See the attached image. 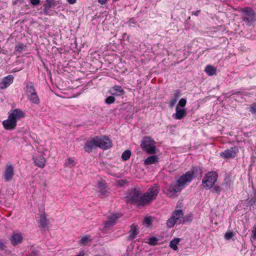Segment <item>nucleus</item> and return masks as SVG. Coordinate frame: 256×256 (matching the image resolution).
<instances>
[{
	"instance_id": "f257e3e1",
	"label": "nucleus",
	"mask_w": 256,
	"mask_h": 256,
	"mask_svg": "<svg viewBox=\"0 0 256 256\" xmlns=\"http://www.w3.org/2000/svg\"><path fill=\"white\" fill-rule=\"evenodd\" d=\"M194 174L193 170H189L180 176L176 182L170 184L168 189V194L170 197L176 196L193 180Z\"/></svg>"
},
{
	"instance_id": "f03ea898",
	"label": "nucleus",
	"mask_w": 256,
	"mask_h": 256,
	"mask_svg": "<svg viewBox=\"0 0 256 256\" xmlns=\"http://www.w3.org/2000/svg\"><path fill=\"white\" fill-rule=\"evenodd\" d=\"M159 191V186L156 184L149 188L145 194L141 196L140 202L142 205L148 204L155 200Z\"/></svg>"
},
{
	"instance_id": "7ed1b4c3",
	"label": "nucleus",
	"mask_w": 256,
	"mask_h": 256,
	"mask_svg": "<svg viewBox=\"0 0 256 256\" xmlns=\"http://www.w3.org/2000/svg\"><path fill=\"white\" fill-rule=\"evenodd\" d=\"M218 177V174L215 172L206 173L202 180V187L206 190L210 189L214 186Z\"/></svg>"
},
{
	"instance_id": "20e7f679",
	"label": "nucleus",
	"mask_w": 256,
	"mask_h": 256,
	"mask_svg": "<svg viewBox=\"0 0 256 256\" xmlns=\"http://www.w3.org/2000/svg\"><path fill=\"white\" fill-rule=\"evenodd\" d=\"M242 20L247 26H250L256 21V14L250 8L247 7L242 10Z\"/></svg>"
},
{
	"instance_id": "39448f33",
	"label": "nucleus",
	"mask_w": 256,
	"mask_h": 256,
	"mask_svg": "<svg viewBox=\"0 0 256 256\" xmlns=\"http://www.w3.org/2000/svg\"><path fill=\"white\" fill-rule=\"evenodd\" d=\"M142 149L150 154L156 153V146L154 142L150 137H144L140 144Z\"/></svg>"
},
{
	"instance_id": "423d86ee",
	"label": "nucleus",
	"mask_w": 256,
	"mask_h": 256,
	"mask_svg": "<svg viewBox=\"0 0 256 256\" xmlns=\"http://www.w3.org/2000/svg\"><path fill=\"white\" fill-rule=\"evenodd\" d=\"M2 126L6 130H12L16 126V110L9 112L7 120L2 122Z\"/></svg>"
},
{
	"instance_id": "0eeeda50",
	"label": "nucleus",
	"mask_w": 256,
	"mask_h": 256,
	"mask_svg": "<svg viewBox=\"0 0 256 256\" xmlns=\"http://www.w3.org/2000/svg\"><path fill=\"white\" fill-rule=\"evenodd\" d=\"M142 192L140 188H134L131 190L127 197V200L132 204H136L138 206H142L140 202Z\"/></svg>"
},
{
	"instance_id": "6e6552de",
	"label": "nucleus",
	"mask_w": 256,
	"mask_h": 256,
	"mask_svg": "<svg viewBox=\"0 0 256 256\" xmlns=\"http://www.w3.org/2000/svg\"><path fill=\"white\" fill-rule=\"evenodd\" d=\"M184 215L182 210H176L172 213L171 216L168 219L166 222V226L168 228H171L173 227L176 221Z\"/></svg>"
},
{
	"instance_id": "1a4fd4ad",
	"label": "nucleus",
	"mask_w": 256,
	"mask_h": 256,
	"mask_svg": "<svg viewBox=\"0 0 256 256\" xmlns=\"http://www.w3.org/2000/svg\"><path fill=\"white\" fill-rule=\"evenodd\" d=\"M98 147L104 150H107L112 147L111 140L106 136L102 137H96Z\"/></svg>"
},
{
	"instance_id": "9d476101",
	"label": "nucleus",
	"mask_w": 256,
	"mask_h": 256,
	"mask_svg": "<svg viewBox=\"0 0 256 256\" xmlns=\"http://www.w3.org/2000/svg\"><path fill=\"white\" fill-rule=\"evenodd\" d=\"M238 152V149L236 146H233L226 150L220 153V156L224 158H234Z\"/></svg>"
},
{
	"instance_id": "9b49d317",
	"label": "nucleus",
	"mask_w": 256,
	"mask_h": 256,
	"mask_svg": "<svg viewBox=\"0 0 256 256\" xmlns=\"http://www.w3.org/2000/svg\"><path fill=\"white\" fill-rule=\"evenodd\" d=\"M120 217V215L117 214H112L108 216V220L104 224V230L107 231L112 226L117 220Z\"/></svg>"
},
{
	"instance_id": "f8f14e48",
	"label": "nucleus",
	"mask_w": 256,
	"mask_h": 256,
	"mask_svg": "<svg viewBox=\"0 0 256 256\" xmlns=\"http://www.w3.org/2000/svg\"><path fill=\"white\" fill-rule=\"evenodd\" d=\"M14 175V168L10 164H7L4 173L3 178L6 182L10 181Z\"/></svg>"
},
{
	"instance_id": "ddd939ff",
	"label": "nucleus",
	"mask_w": 256,
	"mask_h": 256,
	"mask_svg": "<svg viewBox=\"0 0 256 256\" xmlns=\"http://www.w3.org/2000/svg\"><path fill=\"white\" fill-rule=\"evenodd\" d=\"M56 5L54 0H46V4H44L42 13L47 16H50L52 14L50 13L49 10L52 8H54Z\"/></svg>"
},
{
	"instance_id": "4468645a",
	"label": "nucleus",
	"mask_w": 256,
	"mask_h": 256,
	"mask_svg": "<svg viewBox=\"0 0 256 256\" xmlns=\"http://www.w3.org/2000/svg\"><path fill=\"white\" fill-rule=\"evenodd\" d=\"M96 137L90 140H88L86 142L84 147V150L88 152H90L92 150L98 148Z\"/></svg>"
},
{
	"instance_id": "2eb2a0df",
	"label": "nucleus",
	"mask_w": 256,
	"mask_h": 256,
	"mask_svg": "<svg viewBox=\"0 0 256 256\" xmlns=\"http://www.w3.org/2000/svg\"><path fill=\"white\" fill-rule=\"evenodd\" d=\"M33 160L36 166L40 168H43L45 166L46 159L42 154H38V156H33Z\"/></svg>"
},
{
	"instance_id": "dca6fc26",
	"label": "nucleus",
	"mask_w": 256,
	"mask_h": 256,
	"mask_svg": "<svg viewBox=\"0 0 256 256\" xmlns=\"http://www.w3.org/2000/svg\"><path fill=\"white\" fill-rule=\"evenodd\" d=\"M110 92L113 96H121L124 94V91L120 86H114L110 89Z\"/></svg>"
},
{
	"instance_id": "f3484780",
	"label": "nucleus",
	"mask_w": 256,
	"mask_h": 256,
	"mask_svg": "<svg viewBox=\"0 0 256 256\" xmlns=\"http://www.w3.org/2000/svg\"><path fill=\"white\" fill-rule=\"evenodd\" d=\"M13 80L14 77L11 75L4 77L0 83V88L1 89L6 88L12 82Z\"/></svg>"
},
{
	"instance_id": "a211bd4d",
	"label": "nucleus",
	"mask_w": 256,
	"mask_h": 256,
	"mask_svg": "<svg viewBox=\"0 0 256 256\" xmlns=\"http://www.w3.org/2000/svg\"><path fill=\"white\" fill-rule=\"evenodd\" d=\"M222 188L219 186H215L212 189V192L216 193L218 194L222 190H227L228 188H230V183L228 182H226L222 184Z\"/></svg>"
},
{
	"instance_id": "6ab92c4d",
	"label": "nucleus",
	"mask_w": 256,
	"mask_h": 256,
	"mask_svg": "<svg viewBox=\"0 0 256 256\" xmlns=\"http://www.w3.org/2000/svg\"><path fill=\"white\" fill-rule=\"evenodd\" d=\"M24 90L26 96L36 92L34 84L32 82H28L26 84Z\"/></svg>"
},
{
	"instance_id": "aec40b11",
	"label": "nucleus",
	"mask_w": 256,
	"mask_h": 256,
	"mask_svg": "<svg viewBox=\"0 0 256 256\" xmlns=\"http://www.w3.org/2000/svg\"><path fill=\"white\" fill-rule=\"evenodd\" d=\"M176 114H174L172 116L174 119L181 120L186 115V110L185 109H180L178 106H176Z\"/></svg>"
},
{
	"instance_id": "412c9836",
	"label": "nucleus",
	"mask_w": 256,
	"mask_h": 256,
	"mask_svg": "<svg viewBox=\"0 0 256 256\" xmlns=\"http://www.w3.org/2000/svg\"><path fill=\"white\" fill-rule=\"evenodd\" d=\"M181 96V92L180 90H176L174 91L173 96L170 102V106L172 108L176 104L178 100Z\"/></svg>"
},
{
	"instance_id": "4be33fe9",
	"label": "nucleus",
	"mask_w": 256,
	"mask_h": 256,
	"mask_svg": "<svg viewBox=\"0 0 256 256\" xmlns=\"http://www.w3.org/2000/svg\"><path fill=\"white\" fill-rule=\"evenodd\" d=\"M48 220L46 218L44 212H42L38 220L39 226L42 228H46L48 226Z\"/></svg>"
},
{
	"instance_id": "5701e85b",
	"label": "nucleus",
	"mask_w": 256,
	"mask_h": 256,
	"mask_svg": "<svg viewBox=\"0 0 256 256\" xmlns=\"http://www.w3.org/2000/svg\"><path fill=\"white\" fill-rule=\"evenodd\" d=\"M138 226L134 224H132L131 226L130 230L129 232L128 239L129 240H133L134 238H135L138 234Z\"/></svg>"
},
{
	"instance_id": "b1692460",
	"label": "nucleus",
	"mask_w": 256,
	"mask_h": 256,
	"mask_svg": "<svg viewBox=\"0 0 256 256\" xmlns=\"http://www.w3.org/2000/svg\"><path fill=\"white\" fill-rule=\"evenodd\" d=\"M158 156L156 155L150 156L148 157L144 161L145 165L154 164L158 162Z\"/></svg>"
},
{
	"instance_id": "393cba45",
	"label": "nucleus",
	"mask_w": 256,
	"mask_h": 256,
	"mask_svg": "<svg viewBox=\"0 0 256 256\" xmlns=\"http://www.w3.org/2000/svg\"><path fill=\"white\" fill-rule=\"evenodd\" d=\"M30 101L32 104H40V99L36 92L27 96Z\"/></svg>"
},
{
	"instance_id": "a878e982",
	"label": "nucleus",
	"mask_w": 256,
	"mask_h": 256,
	"mask_svg": "<svg viewBox=\"0 0 256 256\" xmlns=\"http://www.w3.org/2000/svg\"><path fill=\"white\" fill-rule=\"evenodd\" d=\"M98 186L102 194H104L106 192V184L105 182H99L98 184Z\"/></svg>"
},
{
	"instance_id": "bb28decb",
	"label": "nucleus",
	"mask_w": 256,
	"mask_h": 256,
	"mask_svg": "<svg viewBox=\"0 0 256 256\" xmlns=\"http://www.w3.org/2000/svg\"><path fill=\"white\" fill-rule=\"evenodd\" d=\"M205 72L210 76H214L216 73V69L212 66L208 65L205 68Z\"/></svg>"
},
{
	"instance_id": "cd10ccee",
	"label": "nucleus",
	"mask_w": 256,
	"mask_h": 256,
	"mask_svg": "<svg viewBox=\"0 0 256 256\" xmlns=\"http://www.w3.org/2000/svg\"><path fill=\"white\" fill-rule=\"evenodd\" d=\"M90 236L85 235L82 236L79 241V244L81 246H86L88 242L91 241Z\"/></svg>"
},
{
	"instance_id": "c85d7f7f",
	"label": "nucleus",
	"mask_w": 256,
	"mask_h": 256,
	"mask_svg": "<svg viewBox=\"0 0 256 256\" xmlns=\"http://www.w3.org/2000/svg\"><path fill=\"white\" fill-rule=\"evenodd\" d=\"M180 238H176L170 242V246L174 250H178L177 245L180 242Z\"/></svg>"
},
{
	"instance_id": "c756f323",
	"label": "nucleus",
	"mask_w": 256,
	"mask_h": 256,
	"mask_svg": "<svg viewBox=\"0 0 256 256\" xmlns=\"http://www.w3.org/2000/svg\"><path fill=\"white\" fill-rule=\"evenodd\" d=\"M76 164V162L70 158H68L64 163V166L69 168L74 167Z\"/></svg>"
},
{
	"instance_id": "7c9ffc66",
	"label": "nucleus",
	"mask_w": 256,
	"mask_h": 256,
	"mask_svg": "<svg viewBox=\"0 0 256 256\" xmlns=\"http://www.w3.org/2000/svg\"><path fill=\"white\" fill-rule=\"evenodd\" d=\"M38 250L34 248H32L31 252H24L22 254L21 256H36L38 254Z\"/></svg>"
},
{
	"instance_id": "2f4dec72",
	"label": "nucleus",
	"mask_w": 256,
	"mask_h": 256,
	"mask_svg": "<svg viewBox=\"0 0 256 256\" xmlns=\"http://www.w3.org/2000/svg\"><path fill=\"white\" fill-rule=\"evenodd\" d=\"M158 240L159 239L156 237H150L148 239V243L151 246H156V244H157Z\"/></svg>"
},
{
	"instance_id": "473e14b6",
	"label": "nucleus",
	"mask_w": 256,
	"mask_h": 256,
	"mask_svg": "<svg viewBox=\"0 0 256 256\" xmlns=\"http://www.w3.org/2000/svg\"><path fill=\"white\" fill-rule=\"evenodd\" d=\"M131 155V152L130 150H125L122 155V158L124 160H126L130 158Z\"/></svg>"
},
{
	"instance_id": "72a5a7b5",
	"label": "nucleus",
	"mask_w": 256,
	"mask_h": 256,
	"mask_svg": "<svg viewBox=\"0 0 256 256\" xmlns=\"http://www.w3.org/2000/svg\"><path fill=\"white\" fill-rule=\"evenodd\" d=\"M115 101V98L114 96H109L107 97L105 100V102L106 104H110L114 103Z\"/></svg>"
},
{
	"instance_id": "f704fd0d",
	"label": "nucleus",
	"mask_w": 256,
	"mask_h": 256,
	"mask_svg": "<svg viewBox=\"0 0 256 256\" xmlns=\"http://www.w3.org/2000/svg\"><path fill=\"white\" fill-rule=\"evenodd\" d=\"M186 99L184 98H182L180 99V100H179L178 104L176 106H178V108H179V107L184 108L186 105Z\"/></svg>"
},
{
	"instance_id": "c9c22d12",
	"label": "nucleus",
	"mask_w": 256,
	"mask_h": 256,
	"mask_svg": "<svg viewBox=\"0 0 256 256\" xmlns=\"http://www.w3.org/2000/svg\"><path fill=\"white\" fill-rule=\"evenodd\" d=\"M25 116L26 114L24 112L17 108V120L20 118H23Z\"/></svg>"
},
{
	"instance_id": "e433bc0d",
	"label": "nucleus",
	"mask_w": 256,
	"mask_h": 256,
	"mask_svg": "<svg viewBox=\"0 0 256 256\" xmlns=\"http://www.w3.org/2000/svg\"><path fill=\"white\" fill-rule=\"evenodd\" d=\"M250 112L252 114L256 113V103H253L250 106Z\"/></svg>"
},
{
	"instance_id": "4c0bfd02",
	"label": "nucleus",
	"mask_w": 256,
	"mask_h": 256,
	"mask_svg": "<svg viewBox=\"0 0 256 256\" xmlns=\"http://www.w3.org/2000/svg\"><path fill=\"white\" fill-rule=\"evenodd\" d=\"M234 236L232 232H226L224 234V238L226 240H230Z\"/></svg>"
},
{
	"instance_id": "58836bf2",
	"label": "nucleus",
	"mask_w": 256,
	"mask_h": 256,
	"mask_svg": "<svg viewBox=\"0 0 256 256\" xmlns=\"http://www.w3.org/2000/svg\"><path fill=\"white\" fill-rule=\"evenodd\" d=\"M24 238L22 233H17V244L22 242Z\"/></svg>"
},
{
	"instance_id": "ea45409f",
	"label": "nucleus",
	"mask_w": 256,
	"mask_h": 256,
	"mask_svg": "<svg viewBox=\"0 0 256 256\" xmlns=\"http://www.w3.org/2000/svg\"><path fill=\"white\" fill-rule=\"evenodd\" d=\"M192 220V215L189 214L184 218V222H191Z\"/></svg>"
},
{
	"instance_id": "a19ab883",
	"label": "nucleus",
	"mask_w": 256,
	"mask_h": 256,
	"mask_svg": "<svg viewBox=\"0 0 256 256\" xmlns=\"http://www.w3.org/2000/svg\"><path fill=\"white\" fill-rule=\"evenodd\" d=\"M251 238L253 240H256V226H254L252 228Z\"/></svg>"
},
{
	"instance_id": "79ce46f5",
	"label": "nucleus",
	"mask_w": 256,
	"mask_h": 256,
	"mask_svg": "<svg viewBox=\"0 0 256 256\" xmlns=\"http://www.w3.org/2000/svg\"><path fill=\"white\" fill-rule=\"evenodd\" d=\"M10 241L14 246L16 245V234L14 233L11 237Z\"/></svg>"
},
{
	"instance_id": "37998d69",
	"label": "nucleus",
	"mask_w": 256,
	"mask_h": 256,
	"mask_svg": "<svg viewBox=\"0 0 256 256\" xmlns=\"http://www.w3.org/2000/svg\"><path fill=\"white\" fill-rule=\"evenodd\" d=\"M152 222V218L150 217H146L144 218V222L146 224L149 225L151 224Z\"/></svg>"
},
{
	"instance_id": "c03bdc74",
	"label": "nucleus",
	"mask_w": 256,
	"mask_h": 256,
	"mask_svg": "<svg viewBox=\"0 0 256 256\" xmlns=\"http://www.w3.org/2000/svg\"><path fill=\"white\" fill-rule=\"evenodd\" d=\"M30 2L33 6H37L40 3V0H30Z\"/></svg>"
},
{
	"instance_id": "a18cd8bd",
	"label": "nucleus",
	"mask_w": 256,
	"mask_h": 256,
	"mask_svg": "<svg viewBox=\"0 0 256 256\" xmlns=\"http://www.w3.org/2000/svg\"><path fill=\"white\" fill-rule=\"evenodd\" d=\"M255 202H256V198H250V200H249V204L250 205L254 204Z\"/></svg>"
},
{
	"instance_id": "49530a36",
	"label": "nucleus",
	"mask_w": 256,
	"mask_h": 256,
	"mask_svg": "<svg viewBox=\"0 0 256 256\" xmlns=\"http://www.w3.org/2000/svg\"><path fill=\"white\" fill-rule=\"evenodd\" d=\"M24 46L23 44H20L17 46V51H20L24 48Z\"/></svg>"
},
{
	"instance_id": "de8ad7c7",
	"label": "nucleus",
	"mask_w": 256,
	"mask_h": 256,
	"mask_svg": "<svg viewBox=\"0 0 256 256\" xmlns=\"http://www.w3.org/2000/svg\"><path fill=\"white\" fill-rule=\"evenodd\" d=\"M108 0H98V2L101 4H104L106 3Z\"/></svg>"
},
{
	"instance_id": "09e8293b",
	"label": "nucleus",
	"mask_w": 256,
	"mask_h": 256,
	"mask_svg": "<svg viewBox=\"0 0 256 256\" xmlns=\"http://www.w3.org/2000/svg\"><path fill=\"white\" fill-rule=\"evenodd\" d=\"M70 4H74L76 2V0H66Z\"/></svg>"
},
{
	"instance_id": "8fccbe9b",
	"label": "nucleus",
	"mask_w": 256,
	"mask_h": 256,
	"mask_svg": "<svg viewBox=\"0 0 256 256\" xmlns=\"http://www.w3.org/2000/svg\"><path fill=\"white\" fill-rule=\"evenodd\" d=\"M84 256V251H81L80 252V253L78 254H77L76 256Z\"/></svg>"
},
{
	"instance_id": "3c124183",
	"label": "nucleus",
	"mask_w": 256,
	"mask_h": 256,
	"mask_svg": "<svg viewBox=\"0 0 256 256\" xmlns=\"http://www.w3.org/2000/svg\"><path fill=\"white\" fill-rule=\"evenodd\" d=\"M129 24L130 26H132V24H135V22H134V20L132 19H131L129 21Z\"/></svg>"
},
{
	"instance_id": "603ef678",
	"label": "nucleus",
	"mask_w": 256,
	"mask_h": 256,
	"mask_svg": "<svg viewBox=\"0 0 256 256\" xmlns=\"http://www.w3.org/2000/svg\"><path fill=\"white\" fill-rule=\"evenodd\" d=\"M4 244L2 242H0V248L4 249Z\"/></svg>"
},
{
	"instance_id": "864d4df0",
	"label": "nucleus",
	"mask_w": 256,
	"mask_h": 256,
	"mask_svg": "<svg viewBox=\"0 0 256 256\" xmlns=\"http://www.w3.org/2000/svg\"><path fill=\"white\" fill-rule=\"evenodd\" d=\"M200 10L196 11L194 14L196 16H198V13L200 12Z\"/></svg>"
},
{
	"instance_id": "5fc2aeb1",
	"label": "nucleus",
	"mask_w": 256,
	"mask_h": 256,
	"mask_svg": "<svg viewBox=\"0 0 256 256\" xmlns=\"http://www.w3.org/2000/svg\"><path fill=\"white\" fill-rule=\"evenodd\" d=\"M94 256H100V254H96V255H95Z\"/></svg>"
},
{
	"instance_id": "6e6d98bb",
	"label": "nucleus",
	"mask_w": 256,
	"mask_h": 256,
	"mask_svg": "<svg viewBox=\"0 0 256 256\" xmlns=\"http://www.w3.org/2000/svg\"><path fill=\"white\" fill-rule=\"evenodd\" d=\"M240 94V92H238L236 94Z\"/></svg>"
},
{
	"instance_id": "4d7b16f0",
	"label": "nucleus",
	"mask_w": 256,
	"mask_h": 256,
	"mask_svg": "<svg viewBox=\"0 0 256 256\" xmlns=\"http://www.w3.org/2000/svg\"><path fill=\"white\" fill-rule=\"evenodd\" d=\"M114 1H118L119 0H113Z\"/></svg>"
}]
</instances>
